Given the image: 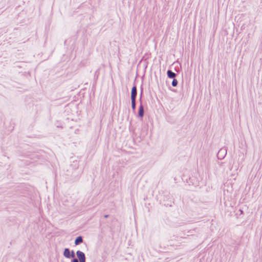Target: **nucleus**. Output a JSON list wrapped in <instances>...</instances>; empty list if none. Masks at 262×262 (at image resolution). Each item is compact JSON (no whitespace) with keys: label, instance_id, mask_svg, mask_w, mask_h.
I'll use <instances>...</instances> for the list:
<instances>
[{"label":"nucleus","instance_id":"obj_2","mask_svg":"<svg viewBox=\"0 0 262 262\" xmlns=\"http://www.w3.org/2000/svg\"><path fill=\"white\" fill-rule=\"evenodd\" d=\"M226 153H227L226 150H225V149L223 150V149H221L219 151V154L217 155L218 158L220 159H222L226 156Z\"/></svg>","mask_w":262,"mask_h":262},{"label":"nucleus","instance_id":"obj_7","mask_svg":"<svg viewBox=\"0 0 262 262\" xmlns=\"http://www.w3.org/2000/svg\"><path fill=\"white\" fill-rule=\"evenodd\" d=\"M82 242V238L81 236H78L75 240L74 244L75 245H77Z\"/></svg>","mask_w":262,"mask_h":262},{"label":"nucleus","instance_id":"obj_11","mask_svg":"<svg viewBox=\"0 0 262 262\" xmlns=\"http://www.w3.org/2000/svg\"><path fill=\"white\" fill-rule=\"evenodd\" d=\"M72 262H78V259H77V258H74V259L72 260Z\"/></svg>","mask_w":262,"mask_h":262},{"label":"nucleus","instance_id":"obj_1","mask_svg":"<svg viewBox=\"0 0 262 262\" xmlns=\"http://www.w3.org/2000/svg\"><path fill=\"white\" fill-rule=\"evenodd\" d=\"M76 255L79 262L85 261V254L83 252L78 250L76 252Z\"/></svg>","mask_w":262,"mask_h":262},{"label":"nucleus","instance_id":"obj_12","mask_svg":"<svg viewBox=\"0 0 262 262\" xmlns=\"http://www.w3.org/2000/svg\"><path fill=\"white\" fill-rule=\"evenodd\" d=\"M104 217H105V218L107 217H108V215H105L104 216Z\"/></svg>","mask_w":262,"mask_h":262},{"label":"nucleus","instance_id":"obj_3","mask_svg":"<svg viewBox=\"0 0 262 262\" xmlns=\"http://www.w3.org/2000/svg\"><path fill=\"white\" fill-rule=\"evenodd\" d=\"M137 95V89L135 86H134L132 89L131 91V99H136Z\"/></svg>","mask_w":262,"mask_h":262},{"label":"nucleus","instance_id":"obj_9","mask_svg":"<svg viewBox=\"0 0 262 262\" xmlns=\"http://www.w3.org/2000/svg\"><path fill=\"white\" fill-rule=\"evenodd\" d=\"M177 84H178L177 80L176 79H173L172 81V83H171L172 85L173 86H176L177 85Z\"/></svg>","mask_w":262,"mask_h":262},{"label":"nucleus","instance_id":"obj_8","mask_svg":"<svg viewBox=\"0 0 262 262\" xmlns=\"http://www.w3.org/2000/svg\"><path fill=\"white\" fill-rule=\"evenodd\" d=\"M132 101V108L135 110L136 107V99H131Z\"/></svg>","mask_w":262,"mask_h":262},{"label":"nucleus","instance_id":"obj_4","mask_svg":"<svg viewBox=\"0 0 262 262\" xmlns=\"http://www.w3.org/2000/svg\"><path fill=\"white\" fill-rule=\"evenodd\" d=\"M63 255L67 258H70V251L68 248H66L63 252Z\"/></svg>","mask_w":262,"mask_h":262},{"label":"nucleus","instance_id":"obj_10","mask_svg":"<svg viewBox=\"0 0 262 262\" xmlns=\"http://www.w3.org/2000/svg\"><path fill=\"white\" fill-rule=\"evenodd\" d=\"M75 253L73 251H71V253L70 254V257L74 258Z\"/></svg>","mask_w":262,"mask_h":262},{"label":"nucleus","instance_id":"obj_5","mask_svg":"<svg viewBox=\"0 0 262 262\" xmlns=\"http://www.w3.org/2000/svg\"><path fill=\"white\" fill-rule=\"evenodd\" d=\"M167 73L168 77L170 78H174L176 76V74L170 70L167 71Z\"/></svg>","mask_w":262,"mask_h":262},{"label":"nucleus","instance_id":"obj_6","mask_svg":"<svg viewBox=\"0 0 262 262\" xmlns=\"http://www.w3.org/2000/svg\"><path fill=\"white\" fill-rule=\"evenodd\" d=\"M144 114V108L142 104H140L139 110V116L142 117Z\"/></svg>","mask_w":262,"mask_h":262}]
</instances>
